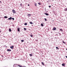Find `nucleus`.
<instances>
[{
	"mask_svg": "<svg viewBox=\"0 0 67 67\" xmlns=\"http://www.w3.org/2000/svg\"><path fill=\"white\" fill-rule=\"evenodd\" d=\"M38 4H39L40 5V4H41V3H38Z\"/></svg>",
	"mask_w": 67,
	"mask_h": 67,
	"instance_id": "nucleus-27",
	"label": "nucleus"
},
{
	"mask_svg": "<svg viewBox=\"0 0 67 67\" xmlns=\"http://www.w3.org/2000/svg\"><path fill=\"white\" fill-rule=\"evenodd\" d=\"M21 42H24V40H21Z\"/></svg>",
	"mask_w": 67,
	"mask_h": 67,
	"instance_id": "nucleus-24",
	"label": "nucleus"
},
{
	"mask_svg": "<svg viewBox=\"0 0 67 67\" xmlns=\"http://www.w3.org/2000/svg\"><path fill=\"white\" fill-rule=\"evenodd\" d=\"M62 42L64 43V44H65V42H64V41H63Z\"/></svg>",
	"mask_w": 67,
	"mask_h": 67,
	"instance_id": "nucleus-28",
	"label": "nucleus"
},
{
	"mask_svg": "<svg viewBox=\"0 0 67 67\" xmlns=\"http://www.w3.org/2000/svg\"><path fill=\"white\" fill-rule=\"evenodd\" d=\"M20 5L21 6V7L22 6V3H21L20 4Z\"/></svg>",
	"mask_w": 67,
	"mask_h": 67,
	"instance_id": "nucleus-21",
	"label": "nucleus"
},
{
	"mask_svg": "<svg viewBox=\"0 0 67 67\" xmlns=\"http://www.w3.org/2000/svg\"><path fill=\"white\" fill-rule=\"evenodd\" d=\"M30 36H31V37H33V35H30Z\"/></svg>",
	"mask_w": 67,
	"mask_h": 67,
	"instance_id": "nucleus-18",
	"label": "nucleus"
},
{
	"mask_svg": "<svg viewBox=\"0 0 67 67\" xmlns=\"http://www.w3.org/2000/svg\"><path fill=\"white\" fill-rule=\"evenodd\" d=\"M60 31H61V32H63V30H62V29H60Z\"/></svg>",
	"mask_w": 67,
	"mask_h": 67,
	"instance_id": "nucleus-11",
	"label": "nucleus"
},
{
	"mask_svg": "<svg viewBox=\"0 0 67 67\" xmlns=\"http://www.w3.org/2000/svg\"><path fill=\"white\" fill-rule=\"evenodd\" d=\"M0 2H1V1H0Z\"/></svg>",
	"mask_w": 67,
	"mask_h": 67,
	"instance_id": "nucleus-34",
	"label": "nucleus"
},
{
	"mask_svg": "<svg viewBox=\"0 0 67 67\" xmlns=\"http://www.w3.org/2000/svg\"><path fill=\"white\" fill-rule=\"evenodd\" d=\"M29 55L30 56H33V54H30Z\"/></svg>",
	"mask_w": 67,
	"mask_h": 67,
	"instance_id": "nucleus-8",
	"label": "nucleus"
},
{
	"mask_svg": "<svg viewBox=\"0 0 67 67\" xmlns=\"http://www.w3.org/2000/svg\"><path fill=\"white\" fill-rule=\"evenodd\" d=\"M44 14L46 15H49V14H48V13H44Z\"/></svg>",
	"mask_w": 67,
	"mask_h": 67,
	"instance_id": "nucleus-7",
	"label": "nucleus"
},
{
	"mask_svg": "<svg viewBox=\"0 0 67 67\" xmlns=\"http://www.w3.org/2000/svg\"><path fill=\"white\" fill-rule=\"evenodd\" d=\"M25 66H23L22 67H25Z\"/></svg>",
	"mask_w": 67,
	"mask_h": 67,
	"instance_id": "nucleus-35",
	"label": "nucleus"
},
{
	"mask_svg": "<svg viewBox=\"0 0 67 67\" xmlns=\"http://www.w3.org/2000/svg\"><path fill=\"white\" fill-rule=\"evenodd\" d=\"M18 66H19V67H22V66L21 65H18Z\"/></svg>",
	"mask_w": 67,
	"mask_h": 67,
	"instance_id": "nucleus-19",
	"label": "nucleus"
},
{
	"mask_svg": "<svg viewBox=\"0 0 67 67\" xmlns=\"http://www.w3.org/2000/svg\"><path fill=\"white\" fill-rule=\"evenodd\" d=\"M9 32H11V29H9Z\"/></svg>",
	"mask_w": 67,
	"mask_h": 67,
	"instance_id": "nucleus-12",
	"label": "nucleus"
},
{
	"mask_svg": "<svg viewBox=\"0 0 67 67\" xmlns=\"http://www.w3.org/2000/svg\"><path fill=\"white\" fill-rule=\"evenodd\" d=\"M7 51H8V52H11V50L8 49L7 50Z\"/></svg>",
	"mask_w": 67,
	"mask_h": 67,
	"instance_id": "nucleus-4",
	"label": "nucleus"
},
{
	"mask_svg": "<svg viewBox=\"0 0 67 67\" xmlns=\"http://www.w3.org/2000/svg\"><path fill=\"white\" fill-rule=\"evenodd\" d=\"M1 32V30H0V32Z\"/></svg>",
	"mask_w": 67,
	"mask_h": 67,
	"instance_id": "nucleus-33",
	"label": "nucleus"
},
{
	"mask_svg": "<svg viewBox=\"0 0 67 67\" xmlns=\"http://www.w3.org/2000/svg\"><path fill=\"white\" fill-rule=\"evenodd\" d=\"M56 48L57 49H59V48H58V47H56Z\"/></svg>",
	"mask_w": 67,
	"mask_h": 67,
	"instance_id": "nucleus-22",
	"label": "nucleus"
},
{
	"mask_svg": "<svg viewBox=\"0 0 67 67\" xmlns=\"http://www.w3.org/2000/svg\"><path fill=\"white\" fill-rule=\"evenodd\" d=\"M64 11H67V8H66L64 9Z\"/></svg>",
	"mask_w": 67,
	"mask_h": 67,
	"instance_id": "nucleus-20",
	"label": "nucleus"
},
{
	"mask_svg": "<svg viewBox=\"0 0 67 67\" xmlns=\"http://www.w3.org/2000/svg\"><path fill=\"white\" fill-rule=\"evenodd\" d=\"M29 23L30 24H33V23H32V22H30Z\"/></svg>",
	"mask_w": 67,
	"mask_h": 67,
	"instance_id": "nucleus-15",
	"label": "nucleus"
},
{
	"mask_svg": "<svg viewBox=\"0 0 67 67\" xmlns=\"http://www.w3.org/2000/svg\"><path fill=\"white\" fill-rule=\"evenodd\" d=\"M13 12V13H16V12H15V11L13 9L12 10Z\"/></svg>",
	"mask_w": 67,
	"mask_h": 67,
	"instance_id": "nucleus-1",
	"label": "nucleus"
},
{
	"mask_svg": "<svg viewBox=\"0 0 67 67\" xmlns=\"http://www.w3.org/2000/svg\"><path fill=\"white\" fill-rule=\"evenodd\" d=\"M65 57H66V58H67V56H65Z\"/></svg>",
	"mask_w": 67,
	"mask_h": 67,
	"instance_id": "nucleus-32",
	"label": "nucleus"
},
{
	"mask_svg": "<svg viewBox=\"0 0 67 67\" xmlns=\"http://www.w3.org/2000/svg\"><path fill=\"white\" fill-rule=\"evenodd\" d=\"M49 8H51V5L49 6Z\"/></svg>",
	"mask_w": 67,
	"mask_h": 67,
	"instance_id": "nucleus-30",
	"label": "nucleus"
},
{
	"mask_svg": "<svg viewBox=\"0 0 67 67\" xmlns=\"http://www.w3.org/2000/svg\"><path fill=\"white\" fill-rule=\"evenodd\" d=\"M18 32H20V29L18 28Z\"/></svg>",
	"mask_w": 67,
	"mask_h": 67,
	"instance_id": "nucleus-16",
	"label": "nucleus"
},
{
	"mask_svg": "<svg viewBox=\"0 0 67 67\" xmlns=\"http://www.w3.org/2000/svg\"><path fill=\"white\" fill-rule=\"evenodd\" d=\"M2 57H3V56H2Z\"/></svg>",
	"mask_w": 67,
	"mask_h": 67,
	"instance_id": "nucleus-37",
	"label": "nucleus"
},
{
	"mask_svg": "<svg viewBox=\"0 0 67 67\" xmlns=\"http://www.w3.org/2000/svg\"><path fill=\"white\" fill-rule=\"evenodd\" d=\"M28 15L29 16H31V14H28Z\"/></svg>",
	"mask_w": 67,
	"mask_h": 67,
	"instance_id": "nucleus-9",
	"label": "nucleus"
},
{
	"mask_svg": "<svg viewBox=\"0 0 67 67\" xmlns=\"http://www.w3.org/2000/svg\"><path fill=\"white\" fill-rule=\"evenodd\" d=\"M44 20H45V21H47V19H46V18H44Z\"/></svg>",
	"mask_w": 67,
	"mask_h": 67,
	"instance_id": "nucleus-29",
	"label": "nucleus"
},
{
	"mask_svg": "<svg viewBox=\"0 0 67 67\" xmlns=\"http://www.w3.org/2000/svg\"><path fill=\"white\" fill-rule=\"evenodd\" d=\"M27 24L26 23H25L24 24L25 25H27Z\"/></svg>",
	"mask_w": 67,
	"mask_h": 67,
	"instance_id": "nucleus-17",
	"label": "nucleus"
},
{
	"mask_svg": "<svg viewBox=\"0 0 67 67\" xmlns=\"http://www.w3.org/2000/svg\"><path fill=\"white\" fill-rule=\"evenodd\" d=\"M41 25L42 26H43L44 25H43V24H41Z\"/></svg>",
	"mask_w": 67,
	"mask_h": 67,
	"instance_id": "nucleus-14",
	"label": "nucleus"
},
{
	"mask_svg": "<svg viewBox=\"0 0 67 67\" xmlns=\"http://www.w3.org/2000/svg\"><path fill=\"white\" fill-rule=\"evenodd\" d=\"M10 48L11 49H13V48H14V46H12L10 47Z\"/></svg>",
	"mask_w": 67,
	"mask_h": 67,
	"instance_id": "nucleus-2",
	"label": "nucleus"
},
{
	"mask_svg": "<svg viewBox=\"0 0 67 67\" xmlns=\"http://www.w3.org/2000/svg\"><path fill=\"white\" fill-rule=\"evenodd\" d=\"M8 18V17H7V16H5L4 17V18H5V19H6V18Z\"/></svg>",
	"mask_w": 67,
	"mask_h": 67,
	"instance_id": "nucleus-13",
	"label": "nucleus"
},
{
	"mask_svg": "<svg viewBox=\"0 0 67 67\" xmlns=\"http://www.w3.org/2000/svg\"><path fill=\"white\" fill-rule=\"evenodd\" d=\"M24 29L25 31H26V28H24Z\"/></svg>",
	"mask_w": 67,
	"mask_h": 67,
	"instance_id": "nucleus-23",
	"label": "nucleus"
},
{
	"mask_svg": "<svg viewBox=\"0 0 67 67\" xmlns=\"http://www.w3.org/2000/svg\"><path fill=\"white\" fill-rule=\"evenodd\" d=\"M35 6L36 7V6L37 5V4H36V3H35Z\"/></svg>",
	"mask_w": 67,
	"mask_h": 67,
	"instance_id": "nucleus-25",
	"label": "nucleus"
},
{
	"mask_svg": "<svg viewBox=\"0 0 67 67\" xmlns=\"http://www.w3.org/2000/svg\"><path fill=\"white\" fill-rule=\"evenodd\" d=\"M41 64L42 65H43V66H44V63L42 62L41 63Z\"/></svg>",
	"mask_w": 67,
	"mask_h": 67,
	"instance_id": "nucleus-10",
	"label": "nucleus"
},
{
	"mask_svg": "<svg viewBox=\"0 0 67 67\" xmlns=\"http://www.w3.org/2000/svg\"><path fill=\"white\" fill-rule=\"evenodd\" d=\"M28 6H30V4H28Z\"/></svg>",
	"mask_w": 67,
	"mask_h": 67,
	"instance_id": "nucleus-31",
	"label": "nucleus"
},
{
	"mask_svg": "<svg viewBox=\"0 0 67 67\" xmlns=\"http://www.w3.org/2000/svg\"><path fill=\"white\" fill-rule=\"evenodd\" d=\"M56 30V28L55 27H54L53 29V31H54L55 30Z\"/></svg>",
	"mask_w": 67,
	"mask_h": 67,
	"instance_id": "nucleus-3",
	"label": "nucleus"
},
{
	"mask_svg": "<svg viewBox=\"0 0 67 67\" xmlns=\"http://www.w3.org/2000/svg\"><path fill=\"white\" fill-rule=\"evenodd\" d=\"M12 19V17H10V18H8V20H11Z\"/></svg>",
	"mask_w": 67,
	"mask_h": 67,
	"instance_id": "nucleus-5",
	"label": "nucleus"
},
{
	"mask_svg": "<svg viewBox=\"0 0 67 67\" xmlns=\"http://www.w3.org/2000/svg\"><path fill=\"white\" fill-rule=\"evenodd\" d=\"M53 0V1H54V0Z\"/></svg>",
	"mask_w": 67,
	"mask_h": 67,
	"instance_id": "nucleus-36",
	"label": "nucleus"
},
{
	"mask_svg": "<svg viewBox=\"0 0 67 67\" xmlns=\"http://www.w3.org/2000/svg\"><path fill=\"white\" fill-rule=\"evenodd\" d=\"M62 66H65V64L63 63L62 64Z\"/></svg>",
	"mask_w": 67,
	"mask_h": 67,
	"instance_id": "nucleus-6",
	"label": "nucleus"
},
{
	"mask_svg": "<svg viewBox=\"0 0 67 67\" xmlns=\"http://www.w3.org/2000/svg\"><path fill=\"white\" fill-rule=\"evenodd\" d=\"M12 19L13 20H14V18H12Z\"/></svg>",
	"mask_w": 67,
	"mask_h": 67,
	"instance_id": "nucleus-26",
	"label": "nucleus"
}]
</instances>
